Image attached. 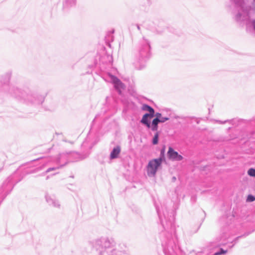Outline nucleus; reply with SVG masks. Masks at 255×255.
I'll use <instances>...</instances> for the list:
<instances>
[{
	"mask_svg": "<svg viewBox=\"0 0 255 255\" xmlns=\"http://www.w3.org/2000/svg\"><path fill=\"white\" fill-rule=\"evenodd\" d=\"M162 158L152 159L149 161L146 166L147 174L149 177L155 176L162 163Z\"/></svg>",
	"mask_w": 255,
	"mask_h": 255,
	"instance_id": "f257e3e1",
	"label": "nucleus"
},
{
	"mask_svg": "<svg viewBox=\"0 0 255 255\" xmlns=\"http://www.w3.org/2000/svg\"><path fill=\"white\" fill-rule=\"evenodd\" d=\"M142 110L148 112V113H146L143 116L140 122L146 126H149V120L154 116V110L152 107L145 104L142 105Z\"/></svg>",
	"mask_w": 255,
	"mask_h": 255,
	"instance_id": "f03ea898",
	"label": "nucleus"
},
{
	"mask_svg": "<svg viewBox=\"0 0 255 255\" xmlns=\"http://www.w3.org/2000/svg\"><path fill=\"white\" fill-rule=\"evenodd\" d=\"M155 116L156 118L152 120L151 124L150 123V120H149V126H146L148 128H151L153 131H156L157 130L158 124L159 123V119L161 118V114L157 113Z\"/></svg>",
	"mask_w": 255,
	"mask_h": 255,
	"instance_id": "7ed1b4c3",
	"label": "nucleus"
},
{
	"mask_svg": "<svg viewBox=\"0 0 255 255\" xmlns=\"http://www.w3.org/2000/svg\"><path fill=\"white\" fill-rule=\"evenodd\" d=\"M111 78L115 88L119 91L120 94H121L122 91L125 89L126 86L125 84L115 76H112Z\"/></svg>",
	"mask_w": 255,
	"mask_h": 255,
	"instance_id": "20e7f679",
	"label": "nucleus"
},
{
	"mask_svg": "<svg viewBox=\"0 0 255 255\" xmlns=\"http://www.w3.org/2000/svg\"><path fill=\"white\" fill-rule=\"evenodd\" d=\"M167 155L170 159L173 160L180 161L183 159V157L178 154V152L174 151L171 147L169 148Z\"/></svg>",
	"mask_w": 255,
	"mask_h": 255,
	"instance_id": "39448f33",
	"label": "nucleus"
},
{
	"mask_svg": "<svg viewBox=\"0 0 255 255\" xmlns=\"http://www.w3.org/2000/svg\"><path fill=\"white\" fill-rule=\"evenodd\" d=\"M121 151V149L119 146L114 148L111 153L110 157L111 159L117 158Z\"/></svg>",
	"mask_w": 255,
	"mask_h": 255,
	"instance_id": "423d86ee",
	"label": "nucleus"
},
{
	"mask_svg": "<svg viewBox=\"0 0 255 255\" xmlns=\"http://www.w3.org/2000/svg\"><path fill=\"white\" fill-rule=\"evenodd\" d=\"M158 137H159V133L158 132H156L155 134L153 140H152V143L153 144H157L158 142Z\"/></svg>",
	"mask_w": 255,
	"mask_h": 255,
	"instance_id": "0eeeda50",
	"label": "nucleus"
},
{
	"mask_svg": "<svg viewBox=\"0 0 255 255\" xmlns=\"http://www.w3.org/2000/svg\"><path fill=\"white\" fill-rule=\"evenodd\" d=\"M248 174L253 177H255V169L254 168H250L248 171Z\"/></svg>",
	"mask_w": 255,
	"mask_h": 255,
	"instance_id": "6e6552de",
	"label": "nucleus"
},
{
	"mask_svg": "<svg viewBox=\"0 0 255 255\" xmlns=\"http://www.w3.org/2000/svg\"><path fill=\"white\" fill-rule=\"evenodd\" d=\"M255 200V197L252 195H249L248 196L247 199V202H253V201H254Z\"/></svg>",
	"mask_w": 255,
	"mask_h": 255,
	"instance_id": "1a4fd4ad",
	"label": "nucleus"
},
{
	"mask_svg": "<svg viewBox=\"0 0 255 255\" xmlns=\"http://www.w3.org/2000/svg\"><path fill=\"white\" fill-rule=\"evenodd\" d=\"M227 252V251L224 250L223 249H221L220 250V252L216 253L214 255H220L221 254H226Z\"/></svg>",
	"mask_w": 255,
	"mask_h": 255,
	"instance_id": "9d476101",
	"label": "nucleus"
},
{
	"mask_svg": "<svg viewBox=\"0 0 255 255\" xmlns=\"http://www.w3.org/2000/svg\"><path fill=\"white\" fill-rule=\"evenodd\" d=\"M168 118H163L161 117V118L159 119V123H163L167 120H168Z\"/></svg>",
	"mask_w": 255,
	"mask_h": 255,
	"instance_id": "9b49d317",
	"label": "nucleus"
},
{
	"mask_svg": "<svg viewBox=\"0 0 255 255\" xmlns=\"http://www.w3.org/2000/svg\"><path fill=\"white\" fill-rule=\"evenodd\" d=\"M55 169V168H48L47 171H46V172H49L51 171H53V170H54Z\"/></svg>",
	"mask_w": 255,
	"mask_h": 255,
	"instance_id": "f8f14e48",
	"label": "nucleus"
},
{
	"mask_svg": "<svg viewBox=\"0 0 255 255\" xmlns=\"http://www.w3.org/2000/svg\"><path fill=\"white\" fill-rule=\"evenodd\" d=\"M253 24H254V28H255V21H254L253 22Z\"/></svg>",
	"mask_w": 255,
	"mask_h": 255,
	"instance_id": "ddd939ff",
	"label": "nucleus"
}]
</instances>
